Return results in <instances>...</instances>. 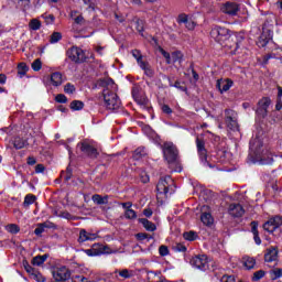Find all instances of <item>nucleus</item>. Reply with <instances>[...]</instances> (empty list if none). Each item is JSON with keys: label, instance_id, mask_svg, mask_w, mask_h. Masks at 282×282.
<instances>
[{"label": "nucleus", "instance_id": "1", "mask_svg": "<svg viewBox=\"0 0 282 282\" xmlns=\"http://www.w3.org/2000/svg\"><path fill=\"white\" fill-rule=\"evenodd\" d=\"M100 85L101 87H105L104 89L105 107L112 111L116 109H120V99L116 94V91L118 90V86L116 85V83H113V79L111 78L101 79Z\"/></svg>", "mask_w": 282, "mask_h": 282}, {"label": "nucleus", "instance_id": "2", "mask_svg": "<svg viewBox=\"0 0 282 282\" xmlns=\"http://www.w3.org/2000/svg\"><path fill=\"white\" fill-rule=\"evenodd\" d=\"M250 151L251 155L259 164L268 165L272 164V162L274 161L270 151H268L263 145V140H261V138L259 137L251 139Z\"/></svg>", "mask_w": 282, "mask_h": 282}, {"label": "nucleus", "instance_id": "3", "mask_svg": "<svg viewBox=\"0 0 282 282\" xmlns=\"http://www.w3.org/2000/svg\"><path fill=\"white\" fill-rule=\"evenodd\" d=\"M210 36L216 41V43L223 44L224 41H228L230 39V31L226 28L214 26L210 31Z\"/></svg>", "mask_w": 282, "mask_h": 282}, {"label": "nucleus", "instance_id": "4", "mask_svg": "<svg viewBox=\"0 0 282 282\" xmlns=\"http://www.w3.org/2000/svg\"><path fill=\"white\" fill-rule=\"evenodd\" d=\"M163 155L169 164L177 161V148L171 142L163 144Z\"/></svg>", "mask_w": 282, "mask_h": 282}, {"label": "nucleus", "instance_id": "5", "mask_svg": "<svg viewBox=\"0 0 282 282\" xmlns=\"http://www.w3.org/2000/svg\"><path fill=\"white\" fill-rule=\"evenodd\" d=\"M270 107H272V99H270V97H263L258 101V107L256 109L257 116L265 118L270 112Z\"/></svg>", "mask_w": 282, "mask_h": 282}, {"label": "nucleus", "instance_id": "6", "mask_svg": "<svg viewBox=\"0 0 282 282\" xmlns=\"http://www.w3.org/2000/svg\"><path fill=\"white\" fill-rule=\"evenodd\" d=\"M46 87H61L63 85V74L61 72L52 73L43 78Z\"/></svg>", "mask_w": 282, "mask_h": 282}, {"label": "nucleus", "instance_id": "7", "mask_svg": "<svg viewBox=\"0 0 282 282\" xmlns=\"http://www.w3.org/2000/svg\"><path fill=\"white\" fill-rule=\"evenodd\" d=\"M67 56L70 61H73L74 63H84L85 61V52L83 51V48L73 46L72 48H69L67 51Z\"/></svg>", "mask_w": 282, "mask_h": 282}, {"label": "nucleus", "instance_id": "8", "mask_svg": "<svg viewBox=\"0 0 282 282\" xmlns=\"http://www.w3.org/2000/svg\"><path fill=\"white\" fill-rule=\"evenodd\" d=\"M281 226H282V217L281 216H274V217L270 218L267 223H264L263 229L267 232L272 234L278 228H281Z\"/></svg>", "mask_w": 282, "mask_h": 282}, {"label": "nucleus", "instance_id": "9", "mask_svg": "<svg viewBox=\"0 0 282 282\" xmlns=\"http://www.w3.org/2000/svg\"><path fill=\"white\" fill-rule=\"evenodd\" d=\"M225 116H226L225 122L229 129H231L232 131H236V129H239V123H237V112H235V110L227 109L225 111Z\"/></svg>", "mask_w": 282, "mask_h": 282}, {"label": "nucleus", "instance_id": "10", "mask_svg": "<svg viewBox=\"0 0 282 282\" xmlns=\"http://www.w3.org/2000/svg\"><path fill=\"white\" fill-rule=\"evenodd\" d=\"M173 184V178L171 176H165L161 178L156 185V191L159 195H169V188Z\"/></svg>", "mask_w": 282, "mask_h": 282}, {"label": "nucleus", "instance_id": "11", "mask_svg": "<svg viewBox=\"0 0 282 282\" xmlns=\"http://www.w3.org/2000/svg\"><path fill=\"white\" fill-rule=\"evenodd\" d=\"M191 264L197 270L206 271L208 270V257L207 256H196L192 258Z\"/></svg>", "mask_w": 282, "mask_h": 282}, {"label": "nucleus", "instance_id": "12", "mask_svg": "<svg viewBox=\"0 0 282 282\" xmlns=\"http://www.w3.org/2000/svg\"><path fill=\"white\" fill-rule=\"evenodd\" d=\"M70 276L72 272L66 267H59L53 270V278L55 281H67Z\"/></svg>", "mask_w": 282, "mask_h": 282}, {"label": "nucleus", "instance_id": "13", "mask_svg": "<svg viewBox=\"0 0 282 282\" xmlns=\"http://www.w3.org/2000/svg\"><path fill=\"white\" fill-rule=\"evenodd\" d=\"M221 11L225 14H229V17H237V12H239V4L235 2H227L221 7Z\"/></svg>", "mask_w": 282, "mask_h": 282}, {"label": "nucleus", "instance_id": "14", "mask_svg": "<svg viewBox=\"0 0 282 282\" xmlns=\"http://www.w3.org/2000/svg\"><path fill=\"white\" fill-rule=\"evenodd\" d=\"M228 213L231 217H243L246 210L241 204H231L229 205Z\"/></svg>", "mask_w": 282, "mask_h": 282}, {"label": "nucleus", "instance_id": "15", "mask_svg": "<svg viewBox=\"0 0 282 282\" xmlns=\"http://www.w3.org/2000/svg\"><path fill=\"white\" fill-rule=\"evenodd\" d=\"M97 238H98V235L89 232L85 229H82L79 231L78 241H79V243H85V241H95V239H97Z\"/></svg>", "mask_w": 282, "mask_h": 282}, {"label": "nucleus", "instance_id": "16", "mask_svg": "<svg viewBox=\"0 0 282 282\" xmlns=\"http://www.w3.org/2000/svg\"><path fill=\"white\" fill-rule=\"evenodd\" d=\"M270 41H272V33L270 31H263L257 42V45L258 47H265Z\"/></svg>", "mask_w": 282, "mask_h": 282}, {"label": "nucleus", "instance_id": "17", "mask_svg": "<svg viewBox=\"0 0 282 282\" xmlns=\"http://www.w3.org/2000/svg\"><path fill=\"white\" fill-rule=\"evenodd\" d=\"M80 151L83 153H86L90 158H97L98 156V150H96V148L91 147L87 142H84V143L80 144Z\"/></svg>", "mask_w": 282, "mask_h": 282}, {"label": "nucleus", "instance_id": "18", "mask_svg": "<svg viewBox=\"0 0 282 282\" xmlns=\"http://www.w3.org/2000/svg\"><path fill=\"white\" fill-rule=\"evenodd\" d=\"M196 147H197V152L198 155L202 160V162H206L207 153H206V145L204 141L199 138L196 139Z\"/></svg>", "mask_w": 282, "mask_h": 282}, {"label": "nucleus", "instance_id": "19", "mask_svg": "<svg viewBox=\"0 0 282 282\" xmlns=\"http://www.w3.org/2000/svg\"><path fill=\"white\" fill-rule=\"evenodd\" d=\"M276 259H279V250L274 247L269 248L264 254L267 263H272V261H276Z\"/></svg>", "mask_w": 282, "mask_h": 282}, {"label": "nucleus", "instance_id": "20", "mask_svg": "<svg viewBox=\"0 0 282 282\" xmlns=\"http://www.w3.org/2000/svg\"><path fill=\"white\" fill-rule=\"evenodd\" d=\"M230 87H232V80L230 79L217 80V88L219 89L220 94H224V91H228Z\"/></svg>", "mask_w": 282, "mask_h": 282}, {"label": "nucleus", "instance_id": "21", "mask_svg": "<svg viewBox=\"0 0 282 282\" xmlns=\"http://www.w3.org/2000/svg\"><path fill=\"white\" fill-rule=\"evenodd\" d=\"M259 224L257 221L251 223V232L253 234V239L257 243V246H261V238L259 237Z\"/></svg>", "mask_w": 282, "mask_h": 282}, {"label": "nucleus", "instance_id": "22", "mask_svg": "<svg viewBox=\"0 0 282 282\" xmlns=\"http://www.w3.org/2000/svg\"><path fill=\"white\" fill-rule=\"evenodd\" d=\"M45 228H53V224L50 221L39 224L37 227L35 228L34 232L39 237L45 232Z\"/></svg>", "mask_w": 282, "mask_h": 282}, {"label": "nucleus", "instance_id": "23", "mask_svg": "<svg viewBox=\"0 0 282 282\" xmlns=\"http://www.w3.org/2000/svg\"><path fill=\"white\" fill-rule=\"evenodd\" d=\"M139 221L149 232H153L156 229L155 224L151 223L147 218H140Z\"/></svg>", "mask_w": 282, "mask_h": 282}, {"label": "nucleus", "instance_id": "24", "mask_svg": "<svg viewBox=\"0 0 282 282\" xmlns=\"http://www.w3.org/2000/svg\"><path fill=\"white\" fill-rule=\"evenodd\" d=\"M200 221L205 226H213L215 220L213 218V215H210V213H203L202 216H200Z\"/></svg>", "mask_w": 282, "mask_h": 282}, {"label": "nucleus", "instance_id": "25", "mask_svg": "<svg viewBox=\"0 0 282 282\" xmlns=\"http://www.w3.org/2000/svg\"><path fill=\"white\" fill-rule=\"evenodd\" d=\"M132 56L133 58L137 59V63L140 67H147V62L142 61V53H140V51L134 50L132 51Z\"/></svg>", "mask_w": 282, "mask_h": 282}, {"label": "nucleus", "instance_id": "26", "mask_svg": "<svg viewBox=\"0 0 282 282\" xmlns=\"http://www.w3.org/2000/svg\"><path fill=\"white\" fill-rule=\"evenodd\" d=\"M242 262L247 270H252V268L257 265V261L254 260V258H250V257H245Z\"/></svg>", "mask_w": 282, "mask_h": 282}, {"label": "nucleus", "instance_id": "27", "mask_svg": "<svg viewBox=\"0 0 282 282\" xmlns=\"http://www.w3.org/2000/svg\"><path fill=\"white\" fill-rule=\"evenodd\" d=\"M145 155H147V149L141 147L134 150L132 158L133 160H142V158H144Z\"/></svg>", "mask_w": 282, "mask_h": 282}, {"label": "nucleus", "instance_id": "28", "mask_svg": "<svg viewBox=\"0 0 282 282\" xmlns=\"http://www.w3.org/2000/svg\"><path fill=\"white\" fill-rule=\"evenodd\" d=\"M93 202L98 205L108 204L109 203V196H100L98 194L93 195Z\"/></svg>", "mask_w": 282, "mask_h": 282}, {"label": "nucleus", "instance_id": "29", "mask_svg": "<svg viewBox=\"0 0 282 282\" xmlns=\"http://www.w3.org/2000/svg\"><path fill=\"white\" fill-rule=\"evenodd\" d=\"M47 261V254L34 257L32 260L33 265H43Z\"/></svg>", "mask_w": 282, "mask_h": 282}, {"label": "nucleus", "instance_id": "30", "mask_svg": "<svg viewBox=\"0 0 282 282\" xmlns=\"http://www.w3.org/2000/svg\"><path fill=\"white\" fill-rule=\"evenodd\" d=\"M170 56H171L172 63H181L182 59L184 58V54H182V52L180 51L173 52Z\"/></svg>", "mask_w": 282, "mask_h": 282}, {"label": "nucleus", "instance_id": "31", "mask_svg": "<svg viewBox=\"0 0 282 282\" xmlns=\"http://www.w3.org/2000/svg\"><path fill=\"white\" fill-rule=\"evenodd\" d=\"M85 107V104L80 100H74L70 102V109L73 111H80Z\"/></svg>", "mask_w": 282, "mask_h": 282}, {"label": "nucleus", "instance_id": "32", "mask_svg": "<svg viewBox=\"0 0 282 282\" xmlns=\"http://www.w3.org/2000/svg\"><path fill=\"white\" fill-rule=\"evenodd\" d=\"M28 144L26 140H23L21 137H18L13 141L14 149H23Z\"/></svg>", "mask_w": 282, "mask_h": 282}, {"label": "nucleus", "instance_id": "33", "mask_svg": "<svg viewBox=\"0 0 282 282\" xmlns=\"http://www.w3.org/2000/svg\"><path fill=\"white\" fill-rule=\"evenodd\" d=\"M18 74L20 78H23V76L28 74V65H25V63H21L18 65Z\"/></svg>", "mask_w": 282, "mask_h": 282}, {"label": "nucleus", "instance_id": "34", "mask_svg": "<svg viewBox=\"0 0 282 282\" xmlns=\"http://www.w3.org/2000/svg\"><path fill=\"white\" fill-rule=\"evenodd\" d=\"M29 28L33 31L41 30V21L37 19H32L29 23Z\"/></svg>", "mask_w": 282, "mask_h": 282}, {"label": "nucleus", "instance_id": "35", "mask_svg": "<svg viewBox=\"0 0 282 282\" xmlns=\"http://www.w3.org/2000/svg\"><path fill=\"white\" fill-rule=\"evenodd\" d=\"M183 237L186 241H195V239H197V232L187 231L183 234Z\"/></svg>", "mask_w": 282, "mask_h": 282}, {"label": "nucleus", "instance_id": "36", "mask_svg": "<svg viewBox=\"0 0 282 282\" xmlns=\"http://www.w3.org/2000/svg\"><path fill=\"white\" fill-rule=\"evenodd\" d=\"M36 202V196L32 195V194H28L24 198V206H32V204H34Z\"/></svg>", "mask_w": 282, "mask_h": 282}, {"label": "nucleus", "instance_id": "37", "mask_svg": "<svg viewBox=\"0 0 282 282\" xmlns=\"http://www.w3.org/2000/svg\"><path fill=\"white\" fill-rule=\"evenodd\" d=\"M133 99L135 100L137 105H140L141 107H147L148 100L144 95H138V97H134Z\"/></svg>", "mask_w": 282, "mask_h": 282}, {"label": "nucleus", "instance_id": "38", "mask_svg": "<svg viewBox=\"0 0 282 282\" xmlns=\"http://www.w3.org/2000/svg\"><path fill=\"white\" fill-rule=\"evenodd\" d=\"M33 72H41V68L43 67V63L40 58L35 59L31 65Z\"/></svg>", "mask_w": 282, "mask_h": 282}, {"label": "nucleus", "instance_id": "39", "mask_svg": "<svg viewBox=\"0 0 282 282\" xmlns=\"http://www.w3.org/2000/svg\"><path fill=\"white\" fill-rule=\"evenodd\" d=\"M126 219H138V214L133 209H128L124 212Z\"/></svg>", "mask_w": 282, "mask_h": 282}, {"label": "nucleus", "instance_id": "40", "mask_svg": "<svg viewBox=\"0 0 282 282\" xmlns=\"http://www.w3.org/2000/svg\"><path fill=\"white\" fill-rule=\"evenodd\" d=\"M31 279H33V281H37V282H45V276H43V274H41V272L35 271Z\"/></svg>", "mask_w": 282, "mask_h": 282}, {"label": "nucleus", "instance_id": "41", "mask_svg": "<svg viewBox=\"0 0 282 282\" xmlns=\"http://www.w3.org/2000/svg\"><path fill=\"white\" fill-rule=\"evenodd\" d=\"M6 230L8 232H11V235H17V232H19L20 229L19 226H17L15 224H11L6 227Z\"/></svg>", "mask_w": 282, "mask_h": 282}, {"label": "nucleus", "instance_id": "42", "mask_svg": "<svg viewBox=\"0 0 282 282\" xmlns=\"http://www.w3.org/2000/svg\"><path fill=\"white\" fill-rule=\"evenodd\" d=\"M42 19H44L46 25H52L54 23L55 19L53 14H43Z\"/></svg>", "mask_w": 282, "mask_h": 282}, {"label": "nucleus", "instance_id": "43", "mask_svg": "<svg viewBox=\"0 0 282 282\" xmlns=\"http://www.w3.org/2000/svg\"><path fill=\"white\" fill-rule=\"evenodd\" d=\"M159 51L162 54V56H164V58L166 59L167 65H171V63H173V61H171V54L164 51V48L162 47H159Z\"/></svg>", "mask_w": 282, "mask_h": 282}, {"label": "nucleus", "instance_id": "44", "mask_svg": "<svg viewBox=\"0 0 282 282\" xmlns=\"http://www.w3.org/2000/svg\"><path fill=\"white\" fill-rule=\"evenodd\" d=\"M265 276V272L263 270L257 271L253 273L252 281H261Z\"/></svg>", "mask_w": 282, "mask_h": 282}, {"label": "nucleus", "instance_id": "45", "mask_svg": "<svg viewBox=\"0 0 282 282\" xmlns=\"http://www.w3.org/2000/svg\"><path fill=\"white\" fill-rule=\"evenodd\" d=\"M64 91L65 94H74V91H76V86H74V84H66L64 86Z\"/></svg>", "mask_w": 282, "mask_h": 282}, {"label": "nucleus", "instance_id": "46", "mask_svg": "<svg viewBox=\"0 0 282 282\" xmlns=\"http://www.w3.org/2000/svg\"><path fill=\"white\" fill-rule=\"evenodd\" d=\"M61 39H63V35L58 32H54L52 35H51V43H58V41H61Z\"/></svg>", "mask_w": 282, "mask_h": 282}, {"label": "nucleus", "instance_id": "47", "mask_svg": "<svg viewBox=\"0 0 282 282\" xmlns=\"http://www.w3.org/2000/svg\"><path fill=\"white\" fill-rule=\"evenodd\" d=\"M119 275H121L122 279H131V276H133V272H131L127 269H123L119 272Z\"/></svg>", "mask_w": 282, "mask_h": 282}, {"label": "nucleus", "instance_id": "48", "mask_svg": "<svg viewBox=\"0 0 282 282\" xmlns=\"http://www.w3.org/2000/svg\"><path fill=\"white\" fill-rule=\"evenodd\" d=\"M135 29H137V32H139L140 34H142V32H144V21H142V20H137V22H135Z\"/></svg>", "mask_w": 282, "mask_h": 282}, {"label": "nucleus", "instance_id": "49", "mask_svg": "<svg viewBox=\"0 0 282 282\" xmlns=\"http://www.w3.org/2000/svg\"><path fill=\"white\" fill-rule=\"evenodd\" d=\"M189 21L188 15L186 14H180L177 18V23L182 24L184 23V25H186V23Z\"/></svg>", "mask_w": 282, "mask_h": 282}, {"label": "nucleus", "instance_id": "50", "mask_svg": "<svg viewBox=\"0 0 282 282\" xmlns=\"http://www.w3.org/2000/svg\"><path fill=\"white\" fill-rule=\"evenodd\" d=\"M56 102H61L62 105H65L67 102V97L63 94H59L55 97Z\"/></svg>", "mask_w": 282, "mask_h": 282}, {"label": "nucleus", "instance_id": "51", "mask_svg": "<svg viewBox=\"0 0 282 282\" xmlns=\"http://www.w3.org/2000/svg\"><path fill=\"white\" fill-rule=\"evenodd\" d=\"M159 252L161 254V257H166L169 254V247L166 246H161L159 248Z\"/></svg>", "mask_w": 282, "mask_h": 282}, {"label": "nucleus", "instance_id": "52", "mask_svg": "<svg viewBox=\"0 0 282 282\" xmlns=\"http://www.w3.org/2000/svg\"><path fill=\"white\" fill-rule=\"evenodd\" d=\"M24 269L26 270L28 274H30V276H32V274H34L36 271L34 268H32V265L28 263H24Z\"/></svg>", "mask_w": 282, "mask_h": 282}, {"label": "nucleus", "instance_id": "53", "mask_svg": "<svg viewBox=\"0 0 282 282\" xmlns=\"http://www.w3.org/2000/svg\"><path fill=\"white\" fill-rule=\"evenodd\" d=\"M273 279H281L282 276V269H274L272 270Z\"/></svg>", "mask_w": 282, "mask_h": 282}, {"label": "nucleus", "instance_id": "54", "mask_svg": "<svg viewBox=\"0 0 282 282\" xmlns=\"http://www.w3.org/2000/svg\"><path fill=\"white\" fill-rule=\"evenodd\" d=\"M141 69L145 72L147 76H153V70L151 69L148 63H145V67H141Z\"/></svg>", "mask_w": 282, "mask_h": 282}, {"label": "nucleus", "instance_id": "55", "mask_svg": "<svg viewBox=\"0 0 282 282\" xmlns=\"http://www.w3.org/2000/svg\"><path fill=\"white\" fill-rule=\"evenodd\" d=\"M235 278L234 275H223V278L220 279V282H235Z\"/></svg>", "mask_w": 282, "mask_h": 282}, {"label": "nucleus", "instance_id": "56", "mask_svg": "<svg viewBox=\"0 0 282 282\" xmlns=\"http://www.w3.org/2000/svg\"><path fill=\"white\" fill-rule=\"evenodd\" d=\"M142 91L140 90L139 87H133L132 88V98H138V96H141Z\"/></svg>", "mask_w": 282, "mask_h": 282}, {"label": "nucleus", "instance_id": "57", "mask_svg": "<svg viewBox=\"0 0 282 282\" xmlns=\"http://www.w3.org/2000/svg\"><path fill=\"white\" fill-rule=\"evenodd\" d=\"M197 24L195 23V21H193V20H191L189 19V21L185 24V28L187 29V30H195V26H196Z\"/></svg>", "mask_w": 282, "mask_h": 282}, {"label": "nucleus", "instance_id": "58", "mask_svg": "<svg viewBox=\"0 0 282 282\" xmlns=\"http://www.w3.org/2000/svg\"><path fill=\"white\" fill-rule=\"evenodd\" d=\"M202 3L203 6L210 8V6H215V3H217V0H202Z\"/></svg>", "mask_w": 282, "mask_h": 282}, {"label": "nucleus", "instance_id": "59", "mask_svg": "<svg viewBox=\"0 0 282 282\" xmlns=\"http://www.w3.org/2000/svg\"><path fill=\"white\" fill-rule=\"evenodd\" d=\"M162 111L163 113H167V115L173 113V110L171 109V107H169V105H163Z\"/></svg>", "mask_w": 282, "mask_h": 282}, {"label": "nucleus", "instance_id": "60", "mask_svg": "<svg viewBox=\"0 0 282 282\" xmlns=\"http://www.w3.org/2000/svg\"><path fill=\"white\" fill-rule=\"evenodd\" d=\"M75 23H77V25H83V23H85V18H83V15H78L75 18Z\"/></svg>", "mask_w": 282, "mask_h": 282}, {"label": "nucleus", "instance_id": "61", "mask_svg": "<svg viewBox=\"0 0 282 282\" xmlns=\"http://www.w3.org/2000/svg\"><path fill=\"white\" fill-rule=\"evenodd\" d=\"M121 206L124 208V210H131V206H133V204L131 202H127L122 203Z\"/></svg>", "mask_w": 282, "mask_h": 282}, {"label": "nucleus", "instance_id": "62", "mask_svg": "<svg viewBox=\"0 0 282 282\" xmlns=\"http://www.w3.org/2000/svg\"><path fill=\"white\" fill-rule=\"evenodd\" d=\"M45 171V166L43 164H37L35 166V173H43Z\"/></svg>", "mask_w": 282, "mask_h": 282}, {"label": "nucleus", "instance_id": "63", "mask_svg": "<svg viewBox=\"0 0 282 282\" xmlns=\"http://www.w3.org/2000/svg\"><path fill=\"white\" fill-rule=\"evenodd\" d=\"M275 109H276L278 111H281V109H282V99H278V102H276V105H275Z\"/></svg>", "mask_w": 282, "mask_h": 282}, {"label": "nucleus", "instance_id": "64", "mask_svg": "<svg viewBox=\"0 0 282 282\" xmlns=\"http://www.w3.org/2000/svg\"><path fill=\"white\" fill-rule=\"evenodd\" d=\"M278 100H282V87H278Z\"/></svg>", "mask_w": 282, "mask_h": 282}]
</instances>
